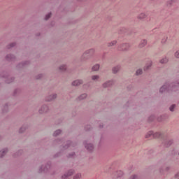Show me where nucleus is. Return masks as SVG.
<instances>
[{"label":"nucleus","instance_id":"16","mask_svg":"<svg viewBox=\"0 0 179 179\" xmlns=\"http://www.w3.org/2000/svg\"><path fill=\"white\" fill-rule=\"evenodd\" d=\"M72 86H80V85H83V80H76L71 83Z\"/></svg>","mask_w":179,"mask_h":179},{"label":"nucleus","instance_id":"39","mask_svg":"<svg viewBox=\"0 0 179 179\" xmlns=\"http://www.w3.org/2000/svg\"><path fill=\"white\" fill-rule=\"evenodd\" d=\"M177 107V105H176L175 103L171 105V106L169 107V110L171 113H173L174 110L176 109V108Z\"/></svg>","mask_w":179,"mask_h":179},{"label":"nucleus","instance_id":"33","mask_svg":"<svg viewBox=\"0 0 179 179\" xmlns=\"http://www.w3.org/2000/svg\"><path fill=\"white\" fill-rule=\"evenodd\" d=\"M99 69H100V64H95L92 68V71H97Z\"/></svg>","mask_w":179,"mask_h":179},{"label":"nucleus","instance_id":"13","mask_svg":"<svg viewBox=\"0 0 179 179\" xmlns=\"http://www.w3.org/2000/svg\"><path fill=\"white\" fill-rule=\"evenodd\" d=\"M29 64H30V61H24L21 63H19L16 68L17 69H22V68H24V66H26V65H29Z\"/></svg>","mask_w":179,"mask_h":179},{"label":"nucleus","instance_id":"17","mask_svg":"<svg viewBox=\"0 0 179 179\" xmlns=\"http://www.w3.org/2000/svg\"><path fill=\"white\" fill-rule=\"evenodd\" d=\"M168 117H169V116H168L167 115H166V114L162 115H160V116H159V117H157V121H158L159 122H163V121H166V120H167Z\"/></svg>","mask_w":179,"mask_h":179},{"label":"nucleus","instance_id":"55","mask_svg":"<svg viewBox=\"0 0 179 179\" xmlns=\"http://www.w3.org/2000/svg\"><path fill=\"white\" fill-rule=\"evenodd\" d=\"M132 89V85H130L127 87V90H131Z\"/></svg>","mask_w":179,"mask_h":179},{"label":"nucleus","instance_id":"38","mask_svg":"<svg viewBox=\"0 0 179 179\" xmlns=\"http://www.w3.org/2000/svg\"><path fill=\"white\" fill-rule=\"evenodd\" d=\"M122 176H124V172H122V171H117V178H121Z\"/></svg>","mask_w":179,"mask_h":179},{"label":"nucleus","instance_id":"46","mask_svg":"<svg viewBox=\"0 0 179 179\" xmlns=\"http://www.w3.org/2000/svg\"><path fill=\"white\" fill-rule=\"evenodd\" d=\"M99 78H100V76H99L98 75H94L92 76V80H99Z\"/></svg>","mask_w":179,"mask_h":179},{"label":"nucleus","instance_id":"4","mask_svg":"<svg viewBox=\"0 0 179 179\" xmlns=\"http://www.w3.org/2000/svg\"><path fill=\"white\" fill-rule=\"evenodd\" d=\"M159 138L163 140L162 143L164 148H170V146H171V145H173V143H174V141L173 139H169L167 138H165L162 134V136Z\"/></svg>","mask_w":179,"mask_h":179},{"label":"nucleus","instance_id":"6","mask_svg":"<svg viewBox=\"0 0 179 179\" xmlns=\"http://www.w3.org/2000/svg\"><path fill=\"white\" fill-rule=\"evenodd\" d=\"M130 47H131V45H129V43H124L119 45L117 48V50L118 51H128Z\"/></svg>","mask_w":179,"mask_h":179},{"label":"nucleus","instance_id":"26","mask_svg":"<svg viewBox=\"0 0 179 179\" xmlns=\"http://www.w3.org/2000/svg\"><path fill=\"white\" fill-rule=\"evenodd\" d=\"M177 0H170L167 1V6H173V5H176L177 3Z\"/></svg>","mask_w":179,"mask_h":179},{"label":"nucleus","instance_id":"27","mask_svg":"<svg viewBox=\"0 0 179 179\" xmlns=\"http://www.w3.org/2000/svg\"><path fill=\"white\" fill-rule=\"evenodd\" d=\"M23 155V150H20L13 155V157H18V156H22Z\"/></svg>","mask_w":179,"mask_h":179},{"label":"nucleus","instance_id":"24","mask_svg":"<svg viewBox=\"0 0 179 179\" xmlns=\"http://www.w3.org/2000/svg\"><path fill=\"white\" fill-rule=\"evenodd\" d=\"M120 69H121V66H115V67H113V69H112V72H113V73H114V74L118 73V72H120Z\"/></svg>","mask_w":179,"mask_h":179},{"label":"nucleus","instance_id":"53","mask_svg":"<svg viewBox=\"0 0 179 179\" xmlns=\"http://www.w3.org/2000/svg\"><path fill=\"white\" fill-rule=\"evenodd\" d=\"M72 115H73V117H76V110H73Z\"/></svg>","mask_w":179,"mask_h":179},{"label":"nucleus","instance_id":"8","mask_svg":"<svg viewBox=\"0 0 179 179\" xmlns=\"http://www.w3.org/2000/svg\"><path fill=\"white\" fill-rule=\"evenodd\" d=\"M83 145H84L85 149L87 150V152H90V153H92V152H93V150L94 149V145H93V144L88 143L87 141L85 140L83 141Z\"/></svg>","mask_w":179,"mask_h":179},{"label":"nucleus","instance_id":"59","mask_svg":"<svg viewBox=\"0 0 179 179\" xmlns=\"http://www.w3.org/2000/svg\"><path fill=\"white\" fill-rule=\"evenodd\" d=\"M41 35V34H40V33H38V34H36V37H40V36Z\"/></svg>","mask_w":179,"mask_h":179},{"label":"nucleus","instance_id":"37","mask_svg":"<svg viewBox=\"0 0 179 179\" xmlns=\"http://www.w3.org/2000/svg\"><path fill=\"white\" fill-rule=\"evenodd\" d=\"M115 44H117V41H113L110 43H107L108 47H114V45H115Z\"/></svg>","mask_w":179,"mask_h":179},{"label":"nucleus","instance_id":"31","mask_svg":"<svg viewBox=\"0 0 179 179\" xmlns=\"http://www.w3.org/2000/svg\"><path fill=\"white\" fill-rule=\"evenodd\" d=\"M156 120V116L155 115H150L148 119V122H153Z\"/></svg>","mask_w":179,"mask_h":179},{"label":"nucleus","instance_id":"9","mask_svg":"<svg viewBox=\"0 0 179 179\" xmlns=\"http://www.w3.org/2000/svg\"><path fill=\"white\" fill-rule=\"evenodd\" d=\"M78 144L76 143H73L72 141L69 140L66 142L65 145H63V149L64 150H66V149H69V148H75Z\"/></svg>","mask_w":179,"mask_h":179},{"label":"nucleus","instance_id":"45","mask_svg":"<svg viewBox=\"0 0 179 179\" xmlns=\"http://www.w3.org/2000/svg\"><path fill=\"white\" fill-rule=\"evenodd\" d=\"M151 67H152V64H148L144 67V71L146 72L149 71V69H150Z\"/></svg>","mask_w":179,"mask_h":179},{"label":"nucleus","instance_id":"1","mask_svg":"<svg viewBox=\"0 0 179 179\" xmlns=\"http://www.w3.org/2000/svg\"><path fill=\"white\" fill-rule=\"evenodd\" d=\"M51 164V161H48L45 165H41L39 168L38 173H44V174H47V173L50 172Z\"/></svg>","mask_w":179,"mask_h":179},{"label":"nucleus","instance_id":"34","mask_svg":"<svg viewBox=\"0 0 179 179\" xmlns=\"http://www.w3.org/2000/svg\"><path fill=\"white\" fill-rule=\"evenodd\" d=\"M61 156H62V152L59 151L53 155V159H57V157H61Z\"/></svg>","mask_w":179,"mask_h":179},{"label":"nucleus","instance_id":"18","mask_svg":"<svg viewBox=\"0 0 179 179\" xmlns=\"http://www.w3.org/2000/svg\"><path fill=\"white\" fill-rule=\"evenodd\" d=\"M87 97V94L84 93L80 94L78 97L76 99V101H82V100H85Z\"/></svg>","mask_w":179,"mask_h":179},{"label":"nucleus","instance_id":"28","mask_svg":"<svg viewBox=\"0 0 179 179\" xmlns=\"http://www.w3.org/2000/svg\"><path fill=\"white\" fill-rule=\"evenodd\" d=\"M147 43L148 42L146 41L145 39L142 40L140 44L138 45L139 48H143V47H145V45H146Z\"/></svg>","mask_w":179,"mask_h":179},{"label":"nucleus","instance_id":"54","mask_svg":"<svg viewBox=\"0 0 179 179\" xmlns=\"http://www.w3.org/2000/svg\"><path fill=\"white\" fill-rule=\"evenodd\" d=\"M135 178H136V175H132V176L129 178V179H135Z\"/></svg>","mask_w":179,"mask_h":179},{"label":"nucleus","instance_id":"19","mask_svg":"<svg viewBox=\"0 0 179 179\" xmlns=\"http://www.w3.org/2000/svg\"><path fill=\"white\" fill-rule=\"evenodd\" d=\"M119 34H129V29L127 28H122L119 31Z\"/></svg>","mask_w":179,"mask_h":179},{"label":"nucleus","instance_id":"20","mask_svg":"<svg viewBox=\"0 0 179 179\" xmlns=\"http://www.w3.org/2000/svg\"><path fill=\"white\" fill-rule=\"evenodd\" d=\"M8 148H3L1 150H0V158L2 159L8 153Z\"/></svg>","mask_w":179,"mask_h":179},{"label":"nucleus","instance_id":"22","mask_svg":"<svg viewBox=\"0 0 179 179\" xmlns=\"http://www.w3.org/2000/svg\"><path fill=\"white\" fill-rule=\"evenodd\" d=\"M171 167L170 166H166L165 169H163V167L159 168V173L160 174H164V171H170V169Z\"/></svg>","mask_w":179,"mask_h":179},{"label":"nucleus","instance_id":"15","mask_svg":"<svg viewBox=\"0 0 179 179\" xmlns=\"http://www.w3.org/2000/svg\"><path fill=\"white\" fill-rule=\"evenodd\" d=\"M6 61H8L9 62H12L16 59V57H15L14 55L8 54L6 56Z\"/></svg>","mask_w":179,"mask_h":179},{"label":"nucleus","instance_id":"30","mask_svg":"<svg viewBox=\"0 0 179 179\" xmlns=\"http://www.w3.org/2000/svg\"><path fill=\"white\" fill-rule=\"evenodd\" d=\"M16 45V42H13L8 45H7L6 48L7 50H10V48H13Z\"/></svg>","mask_w":179,"mask_h":179},{"label":"nucleus","instance_id":"58","mask_svg":"<svg viewBox=\"0 0 179 179\" xmlns=\"http://www.w3.org/2000/svg\"><path fill=\"white\" fill-rule=\"evenodd\" d=\"M128 103H129V101H127V103L124 106V108H127V107H128Z\"/></svg>","mask_w":179,"mask_h":179},{"label":"nucleus","instance_id":"35","mask_svg":"<svg viewBox=\"0 0 179 179\" xmlns=\"http://www.w3.org/2000/svg\"><path fill=\"white\" fill-rule=\"evenodd\" d=\"M59 69L61 71V72H65V71H66V65L62 64L59 67Z\"/></svg>","mask_w":179,"mask_h":179},{"label":"nucleus","instance_id":"60","mask_svg":"<svg viewBox=\"0 0 179 179\" xmlns=\"http://www.w3.org/2000/svg\"><path fill=\"white\" fill-rule=\"evenodd\" d=\"M99 128L101 129L102 128H103V124H99Z\"/></svg>","mask_w":179,"mask_h":179},{"label":"nucleus","instance_id":"2","mask_svg":"<svg viewBox=\"0 0 179 179\" xmlns=\"http://www.w3.org/2000/svg\"><path fill=\"white\" fill-rule=\"evenodd\" d=\"M94 54V49L93 48L85 51L81 57V61L82 62L87 61V59H89V58L92 57Z\"/></svg>","mask_w":179,"mask_h":179},{"label":"nucleus","instance_id":"49","mask_svg":"<svg viewBox=\"0 0 179 179\" xmlns=\"http://www.w3.org/2000/svg\"><path fill=\"white\" fill-rule=\"evenodd\" d=\"M153 153H155V150H150L148 152V155H150V157H152L153 155Z\"/></svg>","mask_w":179,"mask_h":179},{"label":"nucleus","instance_id":"10","mask_svg":"<svg viewBox=\"0 0 179 179\" xmlns=\"http://www.w3.org/2000/svg\"><path fill=\"white\" fill-rule=\"evenodd\" d=\"M75 173V170L70 169L66 173H65L64 175L62 176V179H69V177L71 176H73V173Z\"/></svg>","mask_w":179,"mask_h":179},{"label":"nucleus","instance_id":"44","mask_svg":"<svg viewBox=\"0 0 179 179\" xmlns=\"http://www.w3.org/2000/svg\"><path fill=\"white\" fill-rule=\"evenodd\" d=\"M92 129V125H90V124H87V125H86L85 127V130L86 131H90Z\"/></svg>","mask_w":179,"mask_h":179},{"label":"nucleus","instance_id":"21","mask_svg":"<svg viewBox=\"0 0 179 179\" xmlns=\"http://www.w3.org/2000/svg\"><path fill=\"white\" fill-rule=\"evenodd\" d=\"M67 159H76V152H71L66 155Z\"/></svg>","mask_w":179,"mask_h":179},{"label":"nucleus","instance_id":"3","mask_svg":"<svg viewBox=\"0 0 179 179\" xmlns=\"http://www.w3.org/2000/svg\"><path fill=\"white\" fill-rule=\"evenodd\" d=\"M169 90L172 92H177L179 90V80H176L172 83H168Z\"/></svg>","mask_w":179,"mask_h":179},{"label":"nucleus","instance_id":"25","mask_svg":"<svg viewBox=\"0 0 179 179\" xmlns=\"http://www.w3.org/2000/svg\"><path fill=\"white\" fill-rule=\"evenodd\" d=\"M27 128H29L27 124H23L22 126V127L20 128V129H19V134H23V132H24L26 131V129H27Z\"/></svg>","mask_w":179,"mask_h":179},{"label":"nucleus","instance_id":"42","mask_svg":"<svg viewBox=\"0 0 179 179\" xmlns=\"http://www.w3.org/2000/svg\"><path fill=\"white\" fill-rule=\"evenodd\" d=\"M138 19H139L140 20H142V19H145V17H146V15L145 13H141L140 14L138 17Z\"/></svg>","mask_w":179,"mask_h":179},{"label":"nucleus","instance_id":"48","mask_svg":"<svg viewBox=\"0 0 179 179\" xmlns=\"http://www.w3.org/2000/svg\"><path fill=\"white\" fill-rule=\"evenodd\" d=\"M41 78H43V73H40V74L36 76V77H35L36 80H38L39 79H41Z\"/></svg>","mask_w":179,"mask_h":179},{"label":"nucleus","instance_id":"32","mask_svg":"<svg viewBox=\"0 0 179 179\" xmlns=\"http://www.w3.org/2000/svg\"><path fill=\"white\" fill-rule=\"evenodd\" d=\"M62 132V130L59 129L55 131L52 135H53V136H59V135H61Z\"/></svg>","mask_w":179,"mask_h":179},{"label":"nucleus","instance_id":"29","mask_svg":"<svg viewBox=\"0 0 179 179\" xmlns=\"http://www.w3.org/2000/svg\"><path fill=\"white\" fill-rule=\"evenodd\" d=\"M9 111V108L8 106V103H5L4 106L2 108L3 114H5Z\"/></svg>","mask_w":179,"mask_h":179},{"label":"nucleus","instance_id":"41","mask_svg":"<svg viewBox=\"0 0 179 179\" xmlns=\"http://www.w3.org/2000/svg\"><path fill=\"white\" fill-rule=\"evenodd\" d=\"M52 15V13H51V12L46 14L45 16V20H50L51 18Z\"/></svg>","mask_w":179,"mask_h":179},{"label":"nucleus","instance_id":"51","mask_svg":"<svg viewBox=\"0 0 179 179\" xmlns=\"http://www.w3.org/2000/svg\"><path fill=\"white\" fill-rule=\"evenodd\" d=\"M83 87L86 88V87H90V83H87L86 84L83 85Z\"/></svg>","mask_w":179,"mask_h":179},{"label":"nucleus","instance_id":"57","mask_svg":"<svg viewBox=\"0 0 179 179\" xmlns=\"http://www.w3.org/2000/svg\"><path fill=\"white\" fill-rule=\"evenodd\" d=\"M166 41H167V37H166V40L162 39V44H164V43H166Z\"/></svg>","mask_w":179,"mask_h":179},{"label":"nucleus","instance_id":"14","mask_svg":"<svg viewBox=\"0 0 179 179\" xmlns=\"http://www.w3.org/2000/svg\"><path fill=\"white\" fill-rule=\"evenodd\" d=\"M57 99V94H51L45 97V101L50 102L52 101V100H55Z\"/></svg>","mask_w":179,"mask_h":179},{"label":"nucleus","instance_id":"62","mask_svg":"<svg viewBox=\"0 0 179 179\" xmlns=\"http://www.w3.org/2000/svg\"><path fill=\"white\" fill-rule=\"evenodd\" d=\"M77 1H82V0H77Z\"/></svg>","mask_w":179,"mask_h":179},{"label":"nucleus","instance_id":"36","mask_svg":"<svg viewBox=\"0 0 179 179\" xmlns=\"http://www.w3.org/2000/svg\"><path fill=\"white\" fill-rule=\"evenodd\" d=\"M15 80V77H11L10 78H7L5 82L7 84H9V83H12V82H13Z\"/></svg>","mask_w":179,"mask_h":179},{"label":"nucleus","instance_id":"23","mask_svg":"<svg viewBox=\"0 0 179 179\" xmlns=\"http://www.w3.org/2000/svg\"><path fill=\"white\" fill-rule=\"evenodd\" d=\"M9 76V73L8 71H3L0 73V78H3L4 79H8Z\"/></svg>","mask_w":179,"mask_h":179},{"label":"nucleus","instance_id":"47","mask_svg":"<svg viewBox=\"0 0 179 179\" xmlns=\"http://www.w3.org/2000/svg\"><path fill=\"white\" fill-rule=\"evenodd\" d=\"M82 177V174L77 173L76 176H73V179H79Z\"/></svg>","mask_w":179,"mask_h":179},{"label":"nucleus","instance_id":"50","mask_svg":"<svg viewBox=\"0 0 179 179\" xmlns=\"http://www.w3.org/2000/svg\"><path fill=\"white\" fill-rule=\"evenodd\" d=\"M20 91V90H19V89L15 90L14 92H13V96H16V94H17V93H18Z\"/></svg>","mask_w":179,"mask_h":179},{"label":"nucleus","instance_id":"61","mask_svg":"<svg viewBox=\"0 0 179 179\" xmlns=\"http://www.w3.org/2000/svg\"><path fill=\"white\" fill-rule=\"evenodd\" d=\"M69 93H70V94H72V93H73V91H71Z\"/></svg>","mask_w":179,"mask_h":179},{"label":"nucleus","instance_id":"52","mask_svg":"<svg viewBox=\"0 0 179 179\" xmlns=\"http://www.w3.org/2000/svg\"><path fill=\"white\" fill-rule=\"evenodd\" d=\"M175 57H176V58H179V50L177 51V52H176V53H175Z\"/></svg>","mask_w":179,"mask_h":179},{"label":"nucleus","instance_id":"7","mask_svg":"<svg viewBox=\"0 0 179 179\" xmlns=\"http://www.w3.org/2000/svg\"><path fill=\"white\" fill-rule=\"evenodd\" d=\"M150 136H152V138H160L162 136V133H160V132L153 133L152 131H150L145 134V138H150Z\"/></svg>","mask_w":179,"mask_h":179},{"label":"nucleus","instance_id":"56","mask_svg":"<svg viewBox=\"0 0 179 179\" xmlns=\"http://www.w3.org/2000/svg\"><path fill=\"white\" fill-rule=\"evenodd\" d=\"M61 122H62V119H59V122H56V124L58 125V124H61Z\"/></svg>","mask_w":179,"mask_h":179},{"label":"nucleus","instance_id":"12","mask_svg":"<svg viewBox=\"0 0 179 179\" xmlns=\"http://www.w3.org/2000/svg\"><path fill=\"white\" fill-rule=\"evenodd\" d=\"M113 85H114V81L113 80H108L102 85V87H103V89H107V87H111Z\"/></svg>","mask_w":179,"mask_h":179},{"label":"nucleus","instance_id":"43","mask_svg":"<svg viewBox=\"0 0 179 179\" xmlns=\"http://www.w3.org/2000/svg\"><path fill=\"white\" fill-rule=\"evenodd\" d=\"M159 62L160 64H167V62H169V59L167 58L162 59Z\"/></svg>","mask_w":179,"mask_h":179},{"label":"nucleus","instance_id":"40","mask_svg":"<svg viewBox=\"0 0 179 179\" xmlns=\"http://www.w3.org/2000/svg\"><path fill=\"white\" fill-rule=\"evenodd\" d=\"M143 73V71L142 70V69H139L136 71V76H139V75H142Z\"/></svg>","mask_w":179,"mask_h":179},{"label":"nucleus","instance_id":"5","mask_svg":"<svg viewBox=\"0 0 179 179\" xmlns=\"http://www.w3.org/2000/svg\"><path fill=\"white\" fill-rule=\"evenodd\" d=\"M159 94H164V93H170V87L169 85V83L166 82L160 88H159Z\"/></svg>","mask_w":179,"mask_h":179},{"label":"nucleus","instance_id":"11","mask_svg":"<svg viewBox=\"0 0 179 179\" xmlns=\"http://www.w3.org/2000/svg\"><path fill=\"white\" fill-rule=\"evenodd\" d=\"M49 110H50V108L48 107V106L43 105L41 107V109H39V113L40 114H44L45 113H48Z\"/></svg>","mask_w":179,"mask_h":179}]
</instances>
